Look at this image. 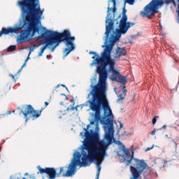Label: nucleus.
<instances>
[{"label":"nucleus","mask_w":179,"mask_h":179,"mask_svg":"<svg viewBox=\"0 0 179 179\" xmlns=\"http://www.w3.org/2000/svg\"><path fill=\"white\" fill-rule=\"evenodd\" d=\"M90 128V124H88L87 128L84 129L85 132L80 133L81 136H85L81 153L80 152L74 153L66 173H64L63 177L75 176L77 166L87 167L90 165V163L96 162V164L99 167L103 163L104 157L107 155L106 150L109 144L103 141H99V133L92 129L89 131Z\"/></svg>","instance_id":"f257e3e1"},{"label":"nucleus","mask_w":179,"mask_h":179,"mask_svg":"<svg viewBox=\"0 0 179 179\" xmlns=\"http://www.w3.org/2000/svg\"><path fill=\"white\" fill-rule=\"evenodd\" d=\"M106 93H107V84L95 85L88 94V97L92 96V98L87 102L90 104V110L94 112V120L90 122L91 125H94V121L96 122V127L99 125V121L101 120L100 114L101 110H103L104 116L101 122L104 125L105 139L108 145H111L113 138H114V124L113 120L108 118V117L113 115V112L108 105Z\"/></svg>","instance_id":"f03ea898"},{"label":"nucleus","mask_w":179,"mask_h":179,"mask_svg":"<svg viewBox=\"0 0 179 179\" xmlns=\"http://www.w3.org/2000/svg\"><path fill=\"white\" fill-rule=\"evenodd\" d=\"M18 6L26 27L20 32L18 38L19 44H22L30 41L34 34L40 31V27L37 25L40 23L44 9L41 10L40 0H21L18 1Z\"/></svg>","instance_id":"7ed1b4c3"},{"label":"nucleus","mask_w":179,"mask_h":179,"mask_svg":"<svg viewBox=\"0 0 179 179\" xmlns=\"http://www.w3.org/2000/svg\"><path fill=\"white\" fill-rule=\"evenodd\" d=\"M112 45H106L103 51L99 56L96 52H90V55L94 56L92 59H94L92 64L99 65L96 67V71L99 74L98 83L96 85H107V79L108 73H107V66L112 65L111 62L114 59L111 58Z\"/></svg>","instance_id":"20e7f679"},{"label":"nucleus","mask_w":179,"mask_h":179,"mask_svg":"<svg viewBox=\"0 0 179 179\" xmlns=\"http://www.w3.org/2000/svg\"><path fill=\"white\" fill-rule=\"evenodd\" d=\"M123 157L124 162H127V164H133V166H130V171L132 174V177L130 179H138L141 177V175L143 171H145V169H148V164L143 159H138L136 158H134V152L132 155H131V152H129V149L125 148L123 147ZM132 160L134 162V164H132Z\"/></svg>","instance_id":"39448f33"},{"label":"nucleus","mask_w":179,"mask_h":179,"mask_svg":"<svg viewBox=\"0 0 179 179\" xmlns=\"http://www.w3.org/2000/svg\"><path fill=\"white\" fill-rule=\"evenodd\" d=\"M48 33H49L50 36L45 38V45L41 48V52L38 53V57L43 56L44 51H45L48 45H52L55 44V45L52 48V52H54L57 47L59 45V43L64 41V34H65V29L62 33L51 30L48 31Z\"/></svg>","instance_id":"423d86ee"},{"label":"nucleus","mask_w":179,"mask_h":179,"mask_svg":"<svg viewBox=\"0 0 179 179\" xmlns=\"http://www.w3.org/2000/svg\"><path fill=\"white\" fill-rule=\"evenodd\" d=\"M169 5V3H173L174 6H177V3L175 0H152L144 8V11H141V15L142 17H148V19H152V16L157 13V6H162V5Z\"/></svg>","instance_id":"0eeeda50"},{"label":"nucleus","mask_w":179,"mask_h":179,"mask_svg":"<svg viewBox=\"0 0 179 179\" xmlns=\"http://www.w3.org/2000/svg\"><path fill=\"white\" fill-rule=\"evenodd\" d=\"M37 169L40 173V174H47L46 177H43V179H55L56 178L61 177H70V176H64V174H66L64 172V167H60L59 168V173H57V169L54 167H45V169L41 168V166H38Z\"/></svg>","instance_id":"6e6552de"},{"label":"nucleus","mask_w":179,"mask_h":179,"mask_svg":"<svg viewBox=\"0 0 179 179\" xmlns=\"http://www.w3.org/2000/svg\"><path fill=\"white\" fill-rule=\"evenodd\" d=\"M43 110L44 108H41V110L37 111L34 110L31 105H24L21 107V113H23L26 121L30 120V118H38L40 115H41V113H43Z\"/></svg>","instance_id":"1a4fd4ad"},{"label":"nucleus","mask_w":179,"mask_h":179,"mask_svg":"<svg viewBox=\"0 0 179 179\" xmlns=\"http://www.w3.org/2000/svg\"><path fill=\"white\" fill-rule=\"evenodd\" d=\"M64 38L63 41H66L65 44L66 47L64 50V58L68 57L69 54H71V51L75 50V45L73 44V41H75V36H71V32L69 30L65 29V34H63Z\"/></svg>","instance_id":"9d476101"},{"label":"nucleus","mask_w":179,"mask_h":179,"mask_svg":"<svg viewBox=\"0 0 179 179\" xmlns=\"http://www.w3.org/2000/svg\"><path fill=\"white\" fill-rule=\"evenodd\" d=\"M112 65L108 64L109 66V72H112L113 76L111 80L113 82H118L119 83H122L123 86V89H125V84L127 83V77L121 76V73L117 70H115V60L113 59L112 62Z\"/></svg>","instance_id":"9b49d317"},{"label":"nucleus","mask_w":179,"mask_h":179,"mask_svg":"<svg viewBox=\"0 0 179 179\" xmlns=\"http://www.w3.org/2000/svg\"><path fill=\"white\" fill-rule=\"evenodd\" d=\"M128 31V28H124V27L120 26V29H116L115 31H113V34H110V43L113 48V45L115 44V41L120 40L122 34H125Z\"/></svg>","instance_id":"f8f14e48"},{"label":"nucleus","mask_w":179,"mask_h":179,"mask_svg":"<svg viewBox=\"0 0 179 179\" xmlns=\"http://www.w3.org/2000/svg\"><path fill=\"white\" fill-rule=\"evenodd\" d=\"M23 29V27H8V28H2L0 31V37H2V35L7 36V34H10V33H16L17 31H20Z\"/></svg>","instance_id":"ddd939ff"},{"label":"nucleus","mask_w":179,"mask_h":179,"mask_svg":"<svg viewBox=\"0 0 179 179\" xmlns=\"http://www.w3.org/2000/svg\"><path fill=\"white\" fill-rule=\"evenodd\" d=\"M106 24L105 34L107 40L110 37V32L114 29V21L111 18L106 19Z\"/></svg>","instance_id":"4468645a"},{"label":"nucleus","mask_w":179,"mask_h":179,"mask_svg":"<svg viewBox=\"0 0 179 179\" xmlns=\"http://www.w3.org/2000/svg\"><path fill=\"white\" fill-rule=\"evenodd\" d=\"M125 55H127V50L125 48L117 47L115 58H121V57H124Z\"/></svg>","instance_id":"2eb2a0df"},{"label":"nucleus","mask_w":179,"mask_h":179,"mask_svg":"<svg viewBox=\"0 0 179 179\" xmlns=\"http://www.w3.org/2000/svg\"><path fill=\"white\" fill-rule=\"evenodd\" d=\"M127 20H128V17H127V15H122V17L120 20V26L122 27H124L125 24H127Z\"/></svg>","instance_id":"dca6fc26"},{"label":"nucleus","mask_w":179,"mask_h":179,"mask_svg":"<svg viewBox=\"0 0 179 179\" xmlns=\"http://www.w3.org/2000/svg\"><path fill=\"white\" fill-rule=\"evenodd\" d=\"M125 96H127V90L124 89L123 90L122 92L119 94L117 103H120V100H124V99H125Z\"/></svg>","instance_id":"f3484780"},{"label":"nucleus","mask_w":179,"mask_h":179,"mask_svg":"<svg viewBox=\"0 0 179 179\" xmlns=\"http://www.w3.org/2000/svg\"><path fill=\"white\" fill-rule=\"evenodd\" d=\"M78 107H79V106L75 107L73 105H70V106L66 108V111H75V110L78 111Z\"/></svg>","instance_id":"a211bd4d"},{"label":"nucleus","mask_w":179,"mask_h":179,"mask_svg":"<svg viewBox=\"0 0 179 179\" xmlns=\"http://www.w3.org/2000/svg\"><path fill=\"white\" fill-rule=\"evenodd\" d=\"M155 164H160V166H163V164H164V163H166L164 162V159H162V158H157L155 160Z\"/></svg>","instance_id":"6ab92c4d"},{"label":"nucleus","mask_w":179,"mask_h":179,"mask_svg":"<svg viewBox=\"0 0 179 179\" xmlns=\"http://www.w3.org/2000/svg\"><path fill=\"white\" fill-rule=\"evenodd\" d=\"M112 2L113 3V6H115V0H112ZM125 2L129 3V5H134L135 0H126Z\"/></svg>","instance_id":"aec40b11"},{"label":"nucleus","mask_w":179,"mask_h":179,"mask_svg":"<svg viewBox=\"0 0 179 179\" xmlns=\"http://www.w3.org/2000/svg\"><path fill=\"white\" fill-rule=\"evenodd\" d=\"M132 26H135V23L134 22H128L125 25H124V29L127 28V30L129 29L130 27H132Z\"/></svg>","instance_id":"412c9836"},{"label":"nucleus","mask_w":179,"mask_h":179,"mask_svg":"<svg viewBox=\"0 0 179 179\" xmlns=\"http://www.w3.org/2000/svg\"><path fill=\"white\" fill-rule=\"evenodd\" d=\"M16 50V45H10L7 48L8 52Z\"/></svg>","instance_id":"4be33fe9"},{"label":"nucleus","mask_w":179,"mask_h":179,"mask_svg":"<svg viewBox=\"0 0 179 179\" xmlns=\"http://www.w3.org/2000/svg\"><path fill=\"white\" fill-rule=\"evenodd\" d=\"M27 59H29V57L27 58V59L25 60L24 63L23 64V65L22 66L21 69L18 71L19 72H22V71L23 70V68H24V66H26V63L27 62Z\"/></svg>","instance_id":"5701e85b"},{"label":"nucleus","mask_w":179,"mask_h":179,"mask_svg":"<svg viewBox=\"0 0 179 179\" xmlns=\"http://www.w3.org/2000/svg\"><path fill=\"white\" fill-rule=\"evenodd\" d=\"M157 118H159V116H155V117H153L152 119V124L155 125V124H156L157 121Z\"/></svg>","instance_id":"b1692460"},{"label":"nucleus","mask_w":179,"mask_h":179,"mask_svg":"<svg viewBox=\"0 0 179 179\" xmlns=\"http://www.w3.org/2000/svg\"><path fill=\"white\" fill-rule=\"evenodd\" d=\"M45 37V33H42L40 36H38V38H44Z\"/></svg>","instance_id":"393cba45"},{"label":"nucleus","mask_w":179,"mask_h":179,"mask_svg":"<svg viewBox=\"0 0 179 179\" xmlns=\"http://www.w3.org/2000/svg\"><path fill=\"white\" fill-rule=\"evenodd\" d=\"M172 142H173V146H174L176 150H177V142H176V141H174V139H172Z\"/></svg>","instance_id":"a878e982"},{"label":"nucleus","mask_w":179,"mask_h":179,"mask_svg":"<svg viewBox=\"0 0 179 179\" xmlns=\"http://www.w3.org/2000/svg\"><path fill=\"white\" fill-rule=\"evenodd\" d=\"M159 131V129H155L152 132H151V135H156V131Z\"/></svg>","instance_id":"bb28decb"},{"label":"nucleus","mask_w":179,"mask_h":179,"mask_svg":"<svg viewBox=\"0 0 179 179\" xmlns=\"http://www.w3.org/2000/svg\"><path fill=\"white\" fill-rule=\"evenodd\" d=\"M155 145H152L151 148H148L145 150L146 152H149V150H152V149H153Z\"/></svg>","instance_id":"cd10ccee"},{"label":"nucleus","mask_w":179,"mask_h":179,"mask_svg":"<svg viewBox=\"0 0 179 179\" xmlns=\"http://www.w3.org/2000/svg\"><path fill=\"white\" fill-rule=\"evenodd\" d=\"M33 51H34V48H30L29 55H30V54H31V52H33Z\"/></svg>","instance_id":"c85d7f7f"},{"label":"nucleus","mask_w":179,"mask_h":179,"mask_svg":"<svg viewBox=\"0 0 179 179\" xmlns=\"http://www.w3.org/2000/svg\"><path fill=\"white\" fill-rule=\"evenodd\" d=\"M122 15H127V10L125 8H123Z\"/></svg>","instance_id":"c756f323"},{"label":"nucleus","mask_w":179,"mask_h":179,"mask_svg":"<svg viewBox=\"0 0 179 179\" xmlns=\"http://www.w3.org/2000/svg\"><path fill=\"white\" fill-rule=\"evenodd\" d=\"M166 128H167V126L164 125L162 128L158 129H159V131H161V129H166Z\"/></svg>","instance_id":"7c9ffc66"},{"label":"nucleus","mask_w":179,"mask_h":179,"mask_svg":"<svg viewBox=\"0 0 179 179\" xmlns=\"http://www.w3.org/2000/svg\"><path fill=\"white\" fill-rule=\"evenodd\" d=\"M70 101H71V103H73V104L71 106H75V99H71Z\"/></svg>","instance_id":"2f4dec72"},{"label":"nucleus","mask_w":179,"mask_h":179,"mask_svg":"<svg viewBox=\"0 0 179 179\" xmlns=\"http://www.w3.org/2000/svg\"><path fill=\"white\" fill-rule=\"evenodd\" d=\"M62 96H65V100H68L69 98H68V96H66V94H62Z\"/></svg>","instance_id":"473e14b6"},{"label":"nucleus","mask_w":179,"mask_h":179,"mask_svg":"<svg viewBox=\"0 0 179 179\" xmlns=\"http://www.w3.org/2000/svg\"><path fill=\"white\" fill-rule=\"evenodd\" d=\"M98 169V171H100L101 170V166L99 165V166H97Z\"/></svg>","instance_id":"72a5a7b5"},{"label":"nucleus","mask_w":179,"mask_h":179,"mask_svg":"<svg viewBox=\"0 0 179 179\" xmlns=\"http://www.w3.org/2000/svg\"><path fill=\"white\" fill-rule=\"evenodd\" d=\"M99 176H100V173L99 172V173H97V175H96V179H99Z\"/></svg>","instance_id":"f704fd0d"},{"label":"nucleus","mask_w":179,"mask_h":179,"mask_svg":"<svg viewBox=\"0 0 179 179\" xmlns=\"http://www.w3.org/2000/svg\"><path fill=\"white\" fill-rule=\"evenodd\" d=\"M30 178L36 179V176H30Z\"/></svg>","instance_id":"c9c22d12"},{"label":"nucleus","mask_w":179,"mask_h":179,"mask_svg":"<svg viewBox=\"0 0 179 179\" xmlns=\"http://www.w3.org/2000/svg\"><path fill=\"white\" fill-rule=\"evenodd\" d=\"M7 114H8V115H10V114H12V111H10V110H8V111L7 112Z\"/></svg>","instance_id":"e433bc0d"},{"label":"nucleus","mask_w":179,"mask_h":179,"mask_svg":"<svg viewBox=\"0 0 179 179\" xmlns=\"http://www.w3.org/2000/svg\"><path fill=\"white\" fill-rule=\"evenodd\" d=\"M48 102H45V107H47V106H48Z\"/></svg>","instance_id":"4c0bfd02"},{"label":"nucleus","mask_w":179,"mask_h":179,"mask_svg":"<svg viewBox=\"0 0 179 179\" xmlns=\"http://www.w3.org/2000/svg\"><path fill=\"white\" fill-rule=\"evenodd\" d=\"M46 58L48 59V58H51V56L50 55H47Z\"/></svg>","instance_id":"58836bf2"},{"label":"nucleus","mask_w":179,"mask_h":179,"mask_svg":"<svg viewBox=\"0 0 179 179\" xmlns=\"http://www.w3.org/2000/svg\"><path fill=\"white\" fill-rule=\"evenodd\" d=\"M10 76H11L13 79H15V76L10 74Z\"/></svg>","instance_id":"ea45409f"},{"label":"nucleus","mask_w":179,"mask_h":179,"mask_svg":"<svg viewBox=\"0 0 179 179\" xmlns=\"http://www.w3.org/2000/svg\"><path fill=\"white\" fill-rule=\"evenodd\" d=\"M113 13H115V8H114L113 9Z\"/></svg>","instance_id":"a19ab883"},{"label":"nucleus","mask_w":179,"mask_h":179,"mask_svg":"<svg viewBox=\"0 0 179 179\" xmlns=\"http://www.w3.org/2000/svg\"><path fill=\"white\" fill-rule=\"evenodd\" d=\"M62 86L63 87H66V89H68V88L66 87V86H65L64 85H62Z\"/></svg>","instance_id":"79ce46f5"},{"label":"nucleus","mask_w":179,"mask_h":179,"mask_svg":"<svg viewBox=\"0 0 179 179\" xmlns=\"http://www.w3.org/2000/svg\"><path fill=\"white\" fill-rule=\"evenodd\" d=\"M56 87H57H57H59V85H57L56 86Z\"/></svg>","instance_id":"37998d69"},{"label":"nucleus","mask_w":179,"mask_h":179,"mask_svg":"<svg viewBox=\"0 0 179 179\" xmlns=\"http://www.w3.org/2000/svg\"><path fill=\"white\" fill-rule=\"evenodd\" d=\"M120 128H122V124H120Z\"/></svg>","instance_id":"c03bdc74"},{"label":"nucleus","mask_w":179,"mask_h":179,"mask_svg":"<svg viewBox=\"0 0 179 179\" xmlns=\"http://www.w3.org/2000/svg\"><path fill=\"white\" fill-rule=\"evenodd\" d=\"M166 138H169V135L166 134Z\"/></svg>","instance_id":"a18cd8bd"},{"label":"nucleus","mask_w":179,"mask_h":179,"mask_svg":"<svg viewBox=\"0 0 179 179\" xmlns=\"http://www.w3.org/2000/svg\"><path fill=\"white\" fill-rule=\"evenodd\" d=\"M132 38H135V36H132Z\"/></svg>","instance_id":"49530a36"},{"label":"nucleus","mask_w":179,"mask_h":179,"mask_svg":"<svg viewBox=\"0 0 179 179\" xmlns=\"http://www.w3.org/2000/svg\"><path fill=\"white\" fill-rule=\"evenodd\" d=\"M108 10H110V7L108 8Z\"/></svg>","instance_id":"de8ad7c7"},{"label":"nucleus","mask_w":179,"mask_h":179,"mask_svg":"<svg viewBox=\"0 0 179 179\" xmlns=\"http://www.w3.org/2000/svg\"><path fill=\"white\" fill-rule=\"evenodd\" d=\"M11 113H15V110H13Z\"/></svg>","instance_id":"09e8293b"},{"label":"nucleus","mask_w":179,"mask_h":179,"mask_svg":"<svg viewBox=\"0 0 179 179\" xmlns=\"http://www.w3.org/2000/svg\"><path fill=\"white\" fill-rule=\"evenodd\" d=\"M121 17V15H119V17Z\"/></svg>","instance_id":"8fccbe9b"}]
</instances>
